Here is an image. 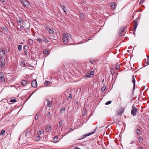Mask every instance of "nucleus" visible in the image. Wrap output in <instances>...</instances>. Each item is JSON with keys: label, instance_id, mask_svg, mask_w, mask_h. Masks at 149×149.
Listing matches in <instances>:
<instances>
[{"label": "nucleus", "instance_id": "nucleus-49", "mask_svg": "<svg viewBox=\"0 0 149 149\" xmlns=\"http://www.w3.org/2000/svg\"><path fill=\"white\" fill-rule=\"evenodd\" d=\"M90 62L92 64H93V63L94 62V61L92 60V61H90Z\"/></svg>", "mask_w": 149, "mask_h": 149}, {"label": "nucleus", "instance_id": "nucleus-42", "mask_svg": "<svg viewBox=\"0 0 149 149\" xmlns=\"http://www.w3.org/2000/svg\"><path fill=\"white\" fill-rule=\"evenodd\" d=\"M63 123L62 122H60L59 123V126L60 127H61Z\"/></svg>", "mask_w": 149, "mask_h": 149}, {"label": "nucleus", "instance_id": "nucleus-36", "mask_svg": "<svg viewBox=\"0 0 149 149\" xmlns=\"http://www.w3.org/2000/svg\"><path fill=\"white\" fill-rule=\"evenodd\" d=\"M5 132V131L4 130H3L1 131V133H0V135H2L3 134H4Z\"/></svg>", "mask_w": 149, "mask_h": 149}, {"label": "nucleus", "instance_id": "nucleus-13", "mask_svg": "<svg viewBox=\"0 0 149 149\" xmlns=\"http://www.w3.org/2000/svg\"><path fill=\"white\" fill-rule=\"evenodd\" d=\"M33 41L31 39H29L28 41V44L30 46L33 45Z\"/></svg>", "mask_w": 149, "mask_h": 149}, {"label": "nucleus", "instance_id": "nucleus-64", "mask_svg": "<svg viewBox=\"0 0 149 149\" xmlns=\"http://www.w3.org/2000/svg\"><path fill=\"white\" fill-rule=\"evenodd\" d=\"M104 80L103 79V81H102V82H103V81H104Z\"/></svg>", "mask_w": 149, "mask_h": 149}, {"label": "nucleus", "instance_id": "nucleus-16", "mask_svg": "<svg viewBox=\"0 0 149 149\" xmlns=\"http://www.w3.org/2000/svg\"><path fill=\"white\" fill-rule=\"evenodd\" d=\"M5 51L4 50L2 49H0V55L4 56L5 55Z\"/></svg>", "mask_w": 149, "mask_h": 149}, {"label": "nucleus", "instance_id": "nucleus-33", "mask_svg": "<svg viewBox=\"0 0 149 149\" xmlns=\"http://www.w3.org/2000/svg\"><path fill=\"white\" fill-rule=\"evenodd\" d=\"M51 83H52L49 81H47L45 82V84L46 85H49Z\"/></svg>", "mask_w": 149, "mask_h": 149}, {"label": "nucleus", "instance_id": "nucleus-43", "mask_svg": "<svg viewBox=\"0 0 149 149\" xmlns=\"http://www.w3.org/2000/svg\"><path fill=\"white\" fill-rule=\"evenodd\" d=\"M38 118V115H37V114H36V115L35 118L36 120H37Z\"/></svg>", "mask_w": 149, "mask_h": 149}, {"label": "nucleus", "instance_id": "nucleus-31", "mask_svg": "<svg viewBox=\"0 0 149 149\" xmlns=\"http://www.w3.org/2000/svg\"><path fill=\"white\" fill-rule=\"evenodd\" d=\"M105 89L106 88L104 86V85L101 88V91L102 92H104L105 90Z\"/></svg>", "mask_w": 149, "mask_h": 149}, {"label": "nucleus", "instance_id": "nucleus-28", "mask_svg": "<svg viewBox=\"0 0 149 149\" xmlns=\"http://www.w3.org/2000/svg\"><path fill=\"white\" fill-rule=\"evenodd\" d=\"M65 111V107H63L62 108L60 109V113H62L64 112Z\"/></svg>", "mask_w": 149, "mask_h": 149}, {"label": "nucleus", "instance_id": "nucleus-9", "mask_svg": "<svg viewBox=\"0 0 149 149\" xmlns=\"http://www.w3.org/2000/svg\"><path fill=\"white\" fill-rule=\"evenodd\" d=\"M32 86L34 88H36L37 86V83L36 80L32 81L31 83Z\"/></svg>", "mask_w": 149, "mask_h": 149}, {"label": "nucleus", "instance_id": "nucleus-59", "mask_svg": "<svg viewBox=\"0 0 149 149\" xmlns=\"http://www.w3.org/2000/svg\"><path fill=\"white\" fill-rule=\"evenodd\" d=\"M22 27H23V26H21L20 27V28H22Z\"/></svg>", "mask_w": 149, "mask_h": 149}, {"label": "nucleus", "instance_id": "nucleus-14", "mask_svg": "<svg viewBox=\"0 0 149 149\" xmlns=\"http://www.w3.org/2000/svg\"><path fill=\"white\" fill-rule=\"evenodd\" d=\"M124 108H122L121 110H119L118 112V115H121L124 112Z\"/></svg>", "mask_w": 149, "mask_h": 149}, {"label": "nucleus", "instance_id": "nucleus-12", "mask_svg": "<svg viewBox=\"0 0 149 149\" xmlns=\"http://www.w3.org/2000/svg\"><path fill=\"white\" fill-rule=\"evenodd\" d=\"M134 132L138 135H140L141 134V131L138 129H135Z\"/></svg>", "mask_w": 149, "mask_h": 149}, {"label": "nucleus", "instance_id": "nucleus-39", "mask_svg": "<svg viewBox=\"0 0 149 149\" xmlns=\"http://www.w3.org/2000/svg\"><path fill=\"white\" fill-rule=\"evenodd\" d=\"M10 101L11 102H14L16 101V100L15 99H12Z\"/></svg>", "mask_w": 149, "mask_h": 149}, {"label": "nucleus", "instance_id": "nucleus-63", "mask_svg": "<svg viewBox=\"0 0 149 149\" xmlns=\"http://www.w3.org/2000/svg\"><path fill=\"white\" fill-rule=\"evenodd\" d=\"M46 28H48V27L47 26H46Z\"/></svg>", "mask_w": 149, "mask_h": 149}, {"label": "nucleus", "instance_id": "nucleus-18", "mask_svg": "<svg viewBox=\"0 0 149 149\" xmlns=\"http://www.w3.org/2000/svg\"><path fill=\"white\" fill-rule=\"evenodd\" d=\"M47 105L49 107H51L52 106V102L47 100Z\"/></svg>", "mask_w": 149, "mask_h": 149}, {"label": "nucleus", "instance_id": "nucleus-32", "mask_svg": "<svg viewBox=\"0 0 149 149\" xmlns=\"http://www.w3.org/2000/svg\"><path fill=\"white\" fill-rule=\"evenodd\" d=\"M22 45H19L17 46V48L20 51L22 49Z\"/></svg>", "mask_w": 149, "mask_h": 149}, {"label": "nucleus", "instance_id": "nucleus-38", "mask_svg": "<svg viewBox=\"0 0 149 149\" xmlns=\"http://www.w3.org/2000/svg\"><path fill=\"white\" fill-rule=\"evenodd\" d=\"M111 102V101H108V102H107L105 104L106 105H108V104H110Z\"/></svg>", "mask_w": 149, "mask_h": 149}, {"label": "nucleus", "instance_id": "nucleus-8", "mask_svg": "<svg viewBox=\"0 0 149 149\" xmlns=\"http://www.w3.org/2000/svg\"><path fill=\"white\" fill-rule=\"evenodd\" d=\"M125 29V27H123L121 28L120 29L119 32L118 34L119 37H120L122 36Z\"/></svg>", "mask_w": 149, "mask_h": 149}, {"label": "nucleus", "instance_id": "nucleus-7", "mask_svg": "<svg viewBox=\"0 0 149 149\" xmlns=\"http://www.w3.org/2000/svg\"><path fill=\"white\" fill-rule=\"evenodd\" d=\"M71 39V35L70 34L66 33V42H68Z\"/></svg>", "mask_w": 149, "mask_h": 149}, {"label": "nucleus", "instance_id": "nucleus-62", "mask_svg": "<svg viewBox=\"0 0 149 149\" xmlns=\"http://www.w3.org/2000/svg\"><path fill=\"white\" fill-rule=\"evenodd\" d=\"M0 32H2V31H1L0 30ZM0 34H1L0 33Z\"/></svg>", "mask_w": 149, "mask_h": 149}, {"label": "nucleus", "instance_id": "nucleus-30", "mask_svg": "<svg viewBox=\"0 0 149 149\" xmlns=\"http://www.w3.org/2000/svg\"><path fill=\"white\" fill-rule=\"evenodd\" d=\"M28 48L29 47L26 45H25L24 47V49L25 50L27 51Z\"/></svg>", "mask_w": 149, "mask_h": 149}, {"label": "nucleus", "instance_id": "nucleus-46", "mask_svg": "<svg viewBox=\"0 0 149 149\" xmlns=\"http://www.w3.org/2000/svg\"><path fill=\"white\" fill-rule=\"evenodd\" d=\"M79 14L80 17H82L83 16V14L80 12H79Z\"/></svg>", "mask_w": 149, "mask_h": 149}, {"label": "nucleus", "instance_id": "nucleus-10", "mask_svg": "<svg viewBox=\"0 0 149 149\" xmlns=\"http://www.w3.org/2000/svg\"><path fill=\"white\" fill-rule=\"evenodd\" d=\"M52 130V127L50 125H47L45 131L47 132H51Z\"/></svg>", "mask_w": 149, "mask_h": 149}, {"label": "nucleus", "instance_id": "nucleus-17", "mask_svg": "<svg viewBox=\"0 0 149 149\" xmlns=\"http://www.w3.org/2000/svg\"><path fill=\"white\" fill-rule=\"evenodd\" d=\"M132 82L133 84L134 85V86L133 89L134 90L135 89V78L134 77V76L133 75H132Z\"/></svg>", "mask_w": 149, "mask_h": 149}, {"label": "nucleus", "instance_id": "nucleus-56", "mask_svg": "<svg viewBox=\"0 0 149 149\" xmlns=\"http://www.w3.org/2000/svg\"><path fill=\"white\" fill-rule=\"evenodd\" d=\"M85 114H86V113H84H84H83V116H85Z\"/></svg>", "mask_w": 149, "mask_h": 149}, {"label": "nucleus", "instance_id": "nucleus-23", "mask_svg": "<svg viewBox=\"0 0 149 149\" xmlns=\"http://www.w3.org/2000/svg\"><path fill=\"white\" fill-rule=\"evenodd\" d=\"M120 68V64L118 63H116V66H115V68L117 70H118Z\"/></svg>", "mask_w": 149, "mask_h": 149}, {"label": "nucleus", "instance_id": "nucleus-50", "mask_svg": "<svg viewBox=\"0 0 149 149\" xmlns=\"http://www.w3.org/2000/svg\"><path fill=\"white\" fill-rule=\"evenodd\" d=\"M45 42H49V41L47 39H46L44 40Z\"/></svg>", "mask_w": 149, "mask_h": 149}, {"label": "nucleus", "instance_id": "nucleus-15", "mask_svg": "<svg viewBox=\"0 0 149 149\" xmlns=\"http://www.w3.org/2000/svg\"><path fill=\"white\" fill-rule=\"evenodd\" d=\"M72 99V95L71 94H70L68 96L67 98V101L69 102H70L71 100Z\"/></svg>", "mask_w": 149, "mask_h": 149}, {"label": "nucleus", "instance_id": "nucleus-61", "mask_svg": "<svg viewBox=\"0 0 149 149\" xmlns=\"http://www.w3.org/2000/svg\"><path fill=\"white\" fill-rule=\"evenodd\" d=\"M74 149H80L77 148H75Z\"/></svg>", "mask_w": 149, "mask_h": 149}, {"label": "nucleus", "instance_id": "nucleus-45", "mask_svg": "<svg viewBox=\"0 0 149 149\" xmlns=\"http://www.w3.org/2000/svg\"><path fill=\"white\" fill-rule=\"evenodd\" d=\"M145 1V0H140V2L139 3V4H141L143 3V2H144Z\"/></svg>", "mask_w": 149, "mask_h": 149}, {"label": "nucleus", "instance_id": "nucleus-2", "mask_svg": "<svg viewBox=\"0 0 149 149\" xmlns=\"http://www.w3.org/2000/svg\"><path fill=\"white\" fill-rule=\"evenodd\" d=\"M94 71H88L85 75V76L86 78L93 77L94 76Z\"/></svg>", "mask_w": 149, "mask_h": 149}, {"label": "nucleus", "instance_id": "nucleus-5", "mask_svg": "<svg viewBox=\"0 0 149 149\" xmlns=\"http://www.w3.org/2000/svg\"><path fill=\"white\" fill-rule=\"evenodd\" d=\"M138 21V20H137V19L136 18L135 20H134L133 21V22L134 23V26L133 28V32L134 33V34L135 35V30L136 29L137 27V25L138 24H137V22Z\"/></svg>", "mask_w": 149, "mask_h": 149}, {"label": "nucleus", "instance_id": "nucleus-11", "mask_svg": "<svg viewBox=\"0 0 149 149\" xmlns=\"http://www.w3.org/2000/svg\"><path fill=\"white\" fill-rule=\"evenodd\" d=\"M0 80L3 82L5 81V79L2 72L0 73Z\"/></svg>", "mask_w": 149, "mask_h": 149}, {"label": "nucleus", "instance_id": "nucleus-35", "mask_svg": "<svg viewBox=\"0 0 149 149\" xmlns=\"http://www.w3.org/2000/svg\"><path fill=\"white\" fill-rule=\"evenodd\" d=\"M73 130L72 129H70L69 130L68 129L66 130V131H68V132L67 133H66V135L69 132H70L71 131H73Z\"/></svg>", "mask_w": 149, "mask_h": 149}, {"label": "nucleus", "instance_id": "nucleus-57", "mask_svg": "<svg viewBox=\"0 0 149 149\" xmlns=\"http://www.w3.org/2000/svg\"><path fill=\"white\" fill-rule=\"evenodd\" d=\"M64 95H65V94H64V93H63V94H62V97L63 96H64Z\"/></svg>", "mask_w": 149, "mask_h": 149}, {"label": "nucleus", "instance_id": "nucleus-34", "mask_svg": "<svg viewBox=\"0 0 149 149\" xmlns=\"http://www.w3.org/2000/svg\"><path fill=\"white\" fill-rule=\"evenodd\" d=\"M49 32L51 34H53L54 33V31L53 30L51 29H49Z\"/></svg>", "mask_w": 149, "mask_h": 149}, {"label": "nucleus", "instance_id": "nucleus-4", "mask_svg": "<svg viewBox=\"0 0 149 149\" xmlns=\"http://www.w3.org/2000/svg\"><path fill=\"white\" fill-rule=\"evenodd\" d=\"M19 1L21 2L23 6L25 7L29 6L30 5L29 3L25 0H19Z\"/></svg>", "mask_w": 149, "mask_h": 149}, {"label": "nucleus", "instance_id": "nucleus-55", "mask_svg": "<svg viewBox=\"0 0 149 149\" xmlns=\"http://www.w3.org/2000/svg\"><path fill=\"white\" fill-rule=\"evenodd\" d=\"M134 141H133L130 144H132L134 143Z\"/></svg>", "mask_w": 149, "mask_h": 149}, {"label": "nucleus", "instance_id": "nucleus-53", "mask_svg": "<svg viewBox=\"0 0 149 149\" xmlns=\"http://www.w3.org/2000/svg\"><path fill=\"white\" fill-rule=\"evenodd\" d=\"M81 2L82 3H84L85 2V1L84 0H81Z\"/></svg>", "mask_w": 149, "mask_h": 149}, {"label": "nucleus", "instance_id": "nucleus-51", "mask_svg": "<svg viewBox=\"0 0 149 149\" xmlns=\"http://www.w3.org/2000/svg\"><path fill=\"white\" fill-rule=\"evenodd\" d=\"M63 8H63V11H64V12H65V9L64 8H65V7H64V6H63Z\"/></svg>", "mask_w": 149, "mask_h": 149}, {"label": "nucleus", "instance_id": "nucleus-48", "mask_svg": "<svg viewBox=\"0 0 149 149\" xmlns=\"http://www.w3.org/2000/svg\"><path fill=\"white\" fill-rule=\"evenodd\" d=\"M146 64H147V65H148L149 64V59H148Z\"/></svg>", "mask_w": 149, "mask_h": 149}, {"label": "nucleus", "instance_id": "nucleus-60", "mask_svg": "<svg viewBox=\"0 0 149 149\" xmlns=\"http://www.w3.org/2000/svg\"><path fill=\"white\" fill-rule=\"evenodd\" d=\"M39 137H40V136H37V138H38V137L39 138Z\"/></svg>", "mask_w": 149, "mask_h": 149}, {"label": "nucleus", "instance_id": "nucleus-22", "mask_svg": "<svg viewBox=\"0 0 149 149\" xmlns=\"http://www.w3.org/2000/svg\"><path fill=\"white\" fill-rule=\"evenodd\" d=\"M58 138L56 136L54 137V142L55 143H56L58 141Z\"/></svg>", "mask_w": 149, "mask_h": 149}, {"label": "nucleus", "instance_id": "nucleus-54", "mask_svg": "<svg viewBox=\"0 0 149 149\" xmlns=\"http://www.w3.org/2000/svg\"><path fill=\"white\" fill-rule=\"evenodd\" d=\"M2 2H4L5 0H0Z\"/></svg>", "mask_w": 149, "mask_h": 149}, {"label": "nucleus", "instance_id": "nucleus-40", "mask_svg": "<svg viewBox=\"0 0 149 149\" xmlns=\"http://www.w3.org/2000/svg\"><path fill=\"white\" fill-rule=\"evenodd\" d=\"M1 28L2 30H6V29H7V28L6 26L4 27L2 26V27H1Z\"/></svg>", "mask_w": 149, "mask_h": 149}, {"label": "nucleus", "instance_id": "nucleus-24", "mask_svg": "<svg viewBox=\"0 0 149 149\" xmlns=\"http://www.w3.org/2000/svg\"><path fill=\"white\" fill-rule=\"evenodd\" d=\"M17 22L20 23L22 24H23V20L21 18H19V19H18L17 20Z\"/></svg>", "mask_w": 149, "mask_h": 149}, {"label": "nucleus", "instance_id": "nucleus-47", "mask_svg": "<svg viewBox=\"0 0 149 149\" xmlns=\"http://www.w3.org/2000/svg\"><path fill=\"white\" fill-rule=\"evenodd\" d=\"M34 93V92H33L31 93V94L29 97L28 98V99L29 98L31 97V96H32V95H33V94Z\"/></svg>", "mask_w": 149, "mask_h": 149}, {"label": "nucleus", "instance_id": "nucleus-21", "mask_svg": "<svg viewBox=\"0 0 149 149\" xmlns=\"http://www.w3.org/2000/svg\"><path fill=\"white\" fill-rule=\"evenodd\" d=\"M29 132L28 130H26L25 131V136L26 137H27L29 135Z\"/></svg>", "mask_w": 149, "mask_h": 149}, {"label": "nucleus", "instance_id": "nucleus-20", "mask_svg": "<svg viewBox=\"0 0 149 149\" xmlns=\"http://www.w3.org/2000/svg\"><path fill=\"white\" fill-rule=\"evenodd\" d=\"M21 84L23 86H25L27 84V82L25 80H23L21 82Z\"/></svg>", "mask_w": 149, "mask_h": 149}, {"label": "nucleus", "instance_id": "nucleus-52", "mask_svg": "<svg viewBox=\"0 0 149 149\" xmlns=\"http://www.w3.org/2000/svg\"><path fill=\"white\" fill-rule=\"evenodd\" d=\"M26 51H27L25 50H24V52H25V55H27V52H26Z\"/></svg>", "mask_w": 149, "mask_h": 149}, {"label": "nucleus", "instance_id": "nucleus-19", "mask_svg": "<svg viewBox=\"0 0 149 149\" xmlns=\"http://www.w3.org/2000/svg\"><path fill=\"white\" fill-rule=\"evenodd\" d=\"M138 139L139 140V143H140L142 144L143 141V139L142 137L140 136L139 138Z\"/></svg>", "mask_w": 149, "mask_h": 149}, {"label": "nucleus", "instance_id": "nucleus-27", "mask_svg": "<svg viewBox=\"0 0 149 149\" xmlns=\"http://www.w3.org/2000/svg\"><path fill=\"white\" fill-rule=\"evenodd\" d=\"M115 4H116L115 3H111V7L112 8L114 9V8L115 7Z\"/></svg>", "mask_w": 149, "mask_h": 149}, {"label": "nucleus", "instance_id": "nucleus-1", "mask_svg": "<svg viewBox=\"0 0 149 149\" xmlns=\"http://www.w3.org/2000/svg\"><path fill=\"white\" fill-rule=\"evenodd\" d=\"M137 111V109L135 107L134 105L133 104L132 107L131 114L133 116H135L136 115Z\"/></svg>", "mask_w": 149, "mask_h": 149}, {"label": "nucleus", "instance_id": "nucleus-3", "mask_svg": "<svg viewBox=\"0 0 149 149\" xmlns=\"http://www.w3.org/2000/svg\"><path fill=\"white\" fill-rule=\"evenodd\" d=\"M5 60L3 57L2 56L0 59V67L3 68L4 67L5 64Z\"/></svg>", "mask_w": 149, "mask_h": 149}, {"label": "nucleus", "instance_id": "nucleus-26", "mask_svg": "<svg viewBox=\"0 0 149 149\" xmlns=\"http://www.w3.org/2000/svg\"><path fill=\"white\" fill-rule=\"evenodd\" d=\"M43 52L44 54H47L48 53L49 51L47 49H45L43 50Z\"/></svg>", "mask_w": 149, "mask_h": 149}, {"label": "nucleus", "instance_id": "nucleus-25", "mask_svg": "<svg viewBox=\"0 0 149 149\" xmlns=\"http://www.w3.org/2000/svg\"><path fill=\"white\" fill-rule=\"evenodd\" d=\"M36 40L38 41V42L40 43H41L42 42V40L41 39H40L39 38H38L36 39Z\"/></svg>", "mask_w": 149, "mask_h": 149}, {"label": "nucleus", "instance_id": "nucleus-44", "mask_svg": "<svg viewBox=\"0 0 149 149\" xmlns=\"http://www.w3.org/2000/svg\"><path fill=\"white\" fill-rule=\"evenodd\" d=\"M63 35L64 36V37L63 38V42H64L65 41V35L64 33V34H63Z\"/></svg>", "mask_w": 149, "mask_h": 149}, {"label": "nucleus", "instance_id": "nucleus-41", "mask_svg": "<svg viewBox=\"0 0 149 149\" xmlns=\"http://www.w3.org/2000/svg\"><path fill=\"white\" fill-rule=\"evenodd\" d=\"M50 116V112H49L46 115V116L47 117H49Z\"/></svg>", "mask_w": 149, "mask_h": 149}, {"label": "nucleus", "instance_id": "nucleus-58", "mask_svg": "<svg viewBox=\"0 0 149 149\" xmlns=\"http://www.w3.org/2000/svg\"><path fill=\"white\" fill-rule=\"evenodd\" d=\"M139 149H143L141 147H139Z\"/></svg>", "mask_w": 149, "mask_h": 149}, {"label": "nucleus", "instance_id": "nucleus-37", "mask_svg": "<svg viewBox=\"0 0 149 149\" xmlns=\"http://www.w3.org/2000/svg\"><path fill=\"white\" fill-rule=\"evenodd\" d=\"M43 132H44V131H43V130H41L40 131L38 132V135H41V134H42Z\"/></svg>", "mask_w": 149, "mask_h": 149}, {"label": "nucleus", "instance_id": "nucleus-6", "mask_svg": "<svg viewBox=\"0 0 149 149\" xmlns=\"http://www.w3.org/2000/svg\"><path fill=\"white\" fill-rule=\"evenodd\" d=\"M96 130H95L93 131L92 132H91L89 133H88V134H86L84 135H83L81 136V139H84L87 136H89L90 135H91L93 134H94Z\"/></svg>", "mask_w": 149, "mask_h": 149}, {"label": "nucleus", "instance_id": "nucleus-29", "mask_svg": "<svg viewBox=\"0 0 149 149\" xmlns=\"http://www.w3.org/2000/svg\"><path fill=\"white\" fill-rule=\"evenodd\" d=\"M21 65L22 67H24L25 65V63L23 61H22L21 62Z\"/></svg>", "mask_w": 149, "mask_h": 149}]
</instances>
